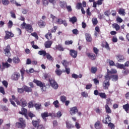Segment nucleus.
<instances>
[{
    "instance_id": "f257e3e1",
    "label": "nucleus",
    "mask_w": 129,
    "mask_h": 129,
    "mask_svg": "<svg viewBox=\"0 0 129 129\" xmlns=\"http://www.w3.org/2000/svg\"><path fill=\"white\" fill-rule=\"evenodd\" d=\"M105 80L103 82V86L104 87V89L105 90H108V88L110 85V76H108V75H106L104 76Z\"/></svg>"
},
{
    "instance_id": "f03ea898",
    "label": "nucleus",
    "mask_w": 129,
    "mask_h": 129,
    "mask_svg": "<svg viewBox=\"0 0 129 129\" xmlns=\"http://www.w3.org/2000/svg\"><path fill=\"white\" fill-rule=\"evenodd\" d=\"M20 122H17L16 123V127L18 128H25L26 127V121L23 118L19 119Z\"/></svg>"
},
{
    "instance_id": "7ed1b4c3",
    "label": "nucleus",
    "mask_w": 129,
    "mask_h": 129,
    "mask_svg": "<svg viewBox=\"0 0 129 129\" xmlns=\"http://www.w3.org/2000/svg\"><path fill=\"white\" fill-rule=\"evenodd\" d=\"M21 26L25 29L26 31L29 32V33H32L33 32V26H32V25L27 24L26 23L23 22Z\"/></svg>"
},
{
    "instance_id": "20e7f679",
    "label": "nucleus",
    "mask_w": 129,
    "mask_h": 129,
    "mask_svg": "<svg viewBox=\"0 0 129 129\" xmlns=\"http://www.w3.org/2000/svg\"><path fill=\"white\" fill-rule=\"evenodd\" d=\"M48 81L50 86L52 87L53 89H58L59 85H58V83H57V82L55 81V80L53 79H49Z\"/></svg>"
},
{
    "instance_id": "39448f33",
    "label": "nucleus",
    "mask_w": 129,
    "mask_h": 129,
    "mask_svg": "<svg viewBox=\"0 0 129 129\" xmlns=\"http://www.w3.org/2000/svg\"><path fill=\"white\" fill-rule=\"evenodd\" d=\"M16 103L18 105H20L21 106H22V107H25V106L28 105L27 100L23 98H21L20 101L16 100Z\"/></svg>"
},
{
    "instance_id": "423d86ee",
    "label": "nucleus",
    "mask_w": 129,
    "mask_h": 129,
    "mask_svg": "<svg viewBox=\"0 0 129 129\" xmlns=\"http://www.w3.org/2000/svg\"><path fill=\"white\" fill-rule=\"evenodd\" d=\"M6 35L4 37V40H8V39H11V38H13L14 35L13 32H10L9 31H5Z\"/></svg>"
},
{
    "instance_id": "0eeeda50",
    "label": "nucleus",
    "mask_w": 129,
    "mask_h": 129,
    "mask_svg": "<svg viewBox=\"0 0 129 129\" xmlns=\"http://www.w3.org/2000/svg\"><path fill=\"white\" fill-rule=\"evenodd\" d=\"M33 82L37 85V86H39V87H42V89L43 90V88L44 87H46V86L45 85V83H42L41 81H38V80L34 79L33 81Z\"/></svg>"
},
{
    "instance_id": "6e6552de",
    "label": "nucleus",
    "mask_w": 129,
    "mask_h": 129,
    "mask_svg": "<svg viewBox=\"0 0 129 129\" xmlns=\"http://www.w3.org/2000/svg\"><path fill=\"white\" fill-rule=\"evenodd\" d=\"M70 112L71 115H74V114H76L77 112H78V109L77 107L75 106L70 109Z\"/></svg>"
},
{
    "instance_id": "1a4fd4ad",
    "label": "nucleus",
    "mask_w": 129,
    "mask_h": 129,
    "mask_svg": "<svg viewBox=\"0 0 129 129\" xmlns=\"http://www.w3.org/2000/svg\"><path fill=\"white\" fill-rule=\"evenodd\" d=\"M21 75L19 73L16 72L14 73V74L12 76V80H15L17 81V80H19V78H20Z\"/></svg>"
},
{
    "instance_id": "9d476101",
    "label": "nucleus",
    "mask_w": 129,
    "mask_h": 129,
    "mask_svg": "<svg viewBox=\"0 0 129 129\" xmlns=\"http://www.w3.org/2000/svg\"><path fill=\"white\" fill-rule=\"evenodd\" d=\"M11 49V46L10 45H7L6 49L4 50L5 54L7 57H11V52L10 50Z\"/></svg>"
},
{
    "instance_id": "9b49d317",
    "label": "nucleus",
    "mask_w": 129,
    "mask_h": 129,
    "mask_svg": "<svg viewBox=\"0 0 129 129\" xmlns=\"http://www.w3.org/2000/svg\"><path fill=\"white\" fill-rule=\"evenodd\" d=\"M86 55L87 56V57H88V58H89V59L92 60L93 61L96 59V56L95 54L91 53L90 52H87L86 53Z\"/></svg>"
},
{
    "instance_id": "f8f14e48",
    "label": "nucleus",
    "mask_w": 129,
    "mask_h": 129,
    "mask_svg": "<svg viewBox=\"0 0 129 129\" xmlns=\"http://www.w3.org/2000/svg\"><path fill=\"white\" fill-rule=\"evenodd\" d=\"M78 54V52L76 50H75L74 49H71L70 50V55L73 58H76V57H77V54Z\"/></svg>"
},
{
    "instance_id": "ddd939ff",
    "label": "nucleus",
    "mask_w": 129,
    "mask_h": 129,
    "mask_svg": "<svg viewBox=\"0 0 129 129\" xmlns=\"http://www.w3.org/2000/svg\"><path fill=\"white\" fill-rule=\"evenodd\" d=\"M52 44H53V41L47 40L44 43V47L46 49L51 48V46H52Z\"/></svg>"
},
{
    "instance_id": "4468645a",
    "label": "nucleus",
    "mask_w": 129,
    "mask_h": 129,
    "mask_svg": "<svg viewBox=\"0 0 129 129\" xmlns=\"http://www.w3.org/2000/svg\"><path fill=\"white\" fill-rule=\"evenodd\" d=\"M111 121V118H110V116L109 115H107V117L105 118V119H103L102 120V122L103 123H105V124H108V123Z\"/></svg>"
},
{
    "instance_id": "2eb2a0df",
    "label": "nucleus",
    "mask_w": 129,
    "mask_h": 129,
    "mask_svg": "<svg viewBox=\"0 0 129 129\" xmlns=\"http://www.w3.org/2000/svg\"><path fill=\"white\" fill-rule=\"evenodd\" d=\"M32 123L34 127H37L41 123V120L38 119L37 120H32Z\"/></svg>"
},
{
    "instance_id": "dca6fc26",
    "label": "nucleus",
    "mask_w": 129,
    "mask_h": 129,
    "mask_svg": "<svg viewBox=\"0 0 129 129\" xmlns=\"http://www.w3.org/2000/svg\"><path fill=\"white\" fill-rule=\"evenodd\" d=\"M94 126L96 129H100L101 127H102V124L100 121L98 120L95 122Z\"/></svg>"
},
{
    "instance_id": "f3484780",
    "label": "nucleus",
    "mask_w": 129,
    "mask_h": 129,
    "mask_svg": "<svg viewBox=\"0 0 129 129\" xmlns=\"http://www.w3.org/2000/svg\"><path fill=\"white\" fill-rule=\"evenodd\" d=\"M85 38L87 42L90 43L92 41V38L91 37V35L89 33H85Z\"/></svg>"
},
{
    "instance_id": "a211bd4d",
    "label": "nucleus",
    "mask_w": 129,
    "mask_h": 129,
    "mask_svg": "<svg viewBox=\"0 0 129 129\" xmlns=\"http://www.w3.org/2000/svg\"><path fill=\"white\" fill-rule=\"evenodd\" d=\"M107 75H108V76H109L110 74H116V73H117V71H116V70L114 69H111L110 71H109V70L107 69Z\"/></svg>"
},
{
    "instance_id": "6ab92c4d",
    "label": "nucleus",
    "mask_w": 129,
    "mask_h": 129,
    "mask_svg": "<svg viewBox=\"0 0 129 129\" xmlns=\"http://www.w3.org/2000/svg\"><path fill=\"white\" fill-rule=\"evenodd\" d=\"M59 6L61 9H66V7H67V3L65 1H60Z\"/></svg>"
},
{
    "instance_id": "aec40b11",
    "label": "nucleus",
    "mask_w": 129,
    "mask_h": 129,
    "mask_svg": "<svg viewBox=\"0 0 129 129\" xmlns=\"http://www.w3.org/2000/svg\"><path fill=\"white\" fill-rule=\"evenodd\" d=\"M34 107H35L36 110H40L42 108V103L39 102L35 103Z\"/></svg>"
},
{
    "instance_id": "412c9836",
    "label": "nucleus",
    "mask_w": 129,
    "mask_h": 129,
    "mask_svg": "<svg viewBox=\"0 0 129 129\" xmlns=\"http://www.w3.org/2000/svg\"><path fill=\"white\" fill-rule=\"evenodd\" d=\"M23 88L24 89V91H25V92H32V88H30V87H28L27 86H24L23 87Z\"/></svg>"
},
{
    "instance_id": "4be33fe9",
    "label": "nucleus",
    "mask_w": 129,
    "mask_h": 129,
    "mask_svg": "<svg viewBox=\"0 0 129 129\" xmlns=\"http://www.w3.org/2000/svg\"><path fill=\"white\" fill-rule=\"evenodd\" d=\"M48 116L49 115H48V112H44V113H41V117L45 121L47 120L46 117H48Z\"/></svg>"
},
{
    "instance_id": "5701e85b",
    "label": "nucleus",
    "mask_w": 129,
    "mask_h": 129,
    "mask_svg": "<svg viewBox=\"0 0 129 129\" xmlns=\"http://www.w3.org/2000/svg\"><path fill=\"white\" fill-rule=\"evenodd\" d=\"M105 108L106 111V113H111L112 112L111 109H110V107H109L108 105L106 104L105 105Z\"/></svg>"
},
{
    "instance_id": "b1692460",
    "label": "nucleus",
    "mask_w": 129,
    "mask_h": 129,
    "mask_svg": "<svg viewBox=\"0 0 129 129\" xmlns=\"http://www.w3.org/2000/svg\"><path fill=\"white\" fill-rule=\"evenodd\" d=\"M92 74H95L97 72V68L96 67H92L90 70Z\"/></svg>"
},
{
    "instance_id": "393cba45",
    "label": "nucleus",
    "mask_w": 129,
    "mask_h": 129,
    "mask_svg": "<svg viewBox=\"0 0 129 129\" xmlns=\"http://www.w3.org/2000/svg\"><path fill=\"white\" fill-rule=\"evenodd\" d=\"M118 14L124 16H125V10L124 9H120L118 10Z\"/></svg>"
},
{
    "instance_id": "a878e982",
    "label": "nucleus",
    "mask_w": 129,
    "mask_h": 129,
    "mask_svg": "<svg viewBox=\"0 0 129 129\" xmlns=\"http://www.w3.org/2000/svg\"><path fill=\"white\" fill-rule=\"evenodd\" d=\"M34 103L35 101L34 100H32L30 102H29L28 104L29 108H32V107H34V106H35V104H34Z\"/></svg>"
},
{
    "instance_id": "bb28decb",
    "label": "nucleus",
    "mask_w": 129,
    "mask_h": 129,
    "mask_svg": "<svg viewBox=\"0 0 129 129\" xmlns=\"http://www.w3.org/2000/svg\"><path fill=\"white\" fill-rule=\"evenodd\" d=\"M112 27H113L114 29H115L116 31H119L120 29V27L118 24L115 23L112 25Z\"/></svg>"
},
{
    "instance_id": "cd10ccee",
    "label": "nucleus",
    "mask_w": 129,
    "mask_h": 129,
    "mask_svg": "<svg viewBox=\"0 0 129 129\" xmlns=\"http://www.w3.org/2000/svg\"><path fill=\"white\" fill-rule=\"evenodd\" d=\"M20 114H24V113H28V110L25 108H22L21 111H19Z\"/></svg>"
},
{
    "instance_id": "c85d7f7f",
    "label": "nucleus",
    "mask_w": 129,
    "mask_h": 129,
    "mask_svg": "<svg viewBox=\"0 0 129 129\" xmlns=\"http://www.w3.org/2000/svg\"><path fill=\"white\" fill-rule=\"evenodd\" d=\"M13 62L14 63H15V64H19V62H20V58H19V57H14L13 58Z\"/></svg>"
},
{
    "instance_id": "c756f323",
    "label": "nucleus",
    "mask_w": 129,
    "mask_h": 129,
    "mask_svg": "<svg viewBox=\"0 0 129 129\" xmlns=\"http://www.w3.org/2000/svg\"><path fill=\"white\" fill-rule=\"evenodd\" d=\"M45 56L47 59L48 60H49V61H54V58H53V57L51 56V55L48 53H46V55Z\"/></svg>"
},
{
    "instance_id": "7c9ffc66",
    "label": "nucleus",
    "mask_w": 129,
    "mask_h": 129,
    "mask_svg": "<svg viewBox=\"0 0 129 129\" xmlns=\"http://www.w3.org/2000/svg\"><path fill=\"white\" fill-rule=\"evenodd\" d=\"M61 63L64 66V68L66 67H68V65H69V62L65 59L61 61Z\"/></svg>"
},
{
    "instance_id": "2f4dec72",
    "label": "nucleus",
    "mask_w": 129,
    "mask_h": 129,
    "mask_svg": "<svg viewBox=\"0 0 129 129\" xmlns=\"http://www.w3.org/2000/svg\"><path fill=\"white\" fill-rule=\"evenodd\" d=\"M45 37L46 39H47V40H51V39H52V33L48 32L45 35Z\"/></svg>"
},
{
    "instance_id": "473e14b6",
    "label": "nucleus",
    "mask_w": 129,
    "mask_h": 129,
    "mask_svg": "<svg viewBox=\"0 0 129 129\" xmlns=\"http://www.w3.org/2000/svg\"><path fill=\"white\" fill-rule=\"evenodd\" d=\"M55 49L58 50V51H64V48L62 47V45L58 44L55 46Z\"/></svg>"
},
{
    "instance_id": "72a5a7b5",
    "label": "nucleus",
    "mask_w": 129,
    "mask_h": 129,
    "mask_svg": "<svg viewBox=\"0 0 129 129\" xmlns=\"http://www.w3.org/2000/svg\"><path fill=\"white\" fill-rule=\"evenodd\" d=\"M47 52H46V51L45 50H40L38 51V54L40 55V56H42L43 55V56H46L47 54Z\"/></svg>"
},
{
    "instance_id": "f704fd0d",
    "label": "nucleus",
    "mask_w": 129,
    "mask_h": 129,
    "mask_svg": "<svg viewBox=\"0 0 129 129\" xmlns=\"http://www.w3.org/2000/svg\"><path fill=\"white\" fill-rule=\"evenodd\" d=\"M123 108L124 109L125 111L126 112H127V111L129 110V104L128 103H127L125 105H123Z\"/></svg>"
},
{
    "instance_id": "c9c22d12",
    "label": "nucleus",
    "mask_w": 129,
    "mask_h": 129,
    "mask_svg": "<svg viewBox=\"0 0 129 129\" xmlns=\"http://www.w3.org/2000/svg\"><path fill=\"white\" fill-rule=\"evenodd\" d=\"M99 95L101 98H102L103 99H105L107 97L106 94H105V93H99Z\"/></svg>"
},
{
    "instance_id": "e433bc0d",
    "label": "nucleus",
    "mask_w": 129,
    "mask_h": 129,
    "mask_svg": "<svg viewBox=\"0 0 129 129\" xmlns=\"http://www.w3.org/2000/svg\"><path fill=\"white\" fill-rule=\"evenodd\" d=\"M70 22H71L72 24H74L77 22V18L76 17H73L70 19Z\"/></svg>"
},
{
    "instance_id": "4c0bfd02",
    "label": "nucleus",
    "mask_w": 129,
    "mask_h": 129,
    "mask_svg": "<svg viewBox=\"0 0 129 129\" xmlns=\"http://www.w3.org/2000/svg\"><path fill=\"white\" fill-rule=\"evenodd\" d=\"M116 67L119 69H123V70H125V66L124 64H118L116 66Z\"/></svg>"
},
{
    "instance_id": "58836bf2",
    "label": "nucleus",
    "mask_w": 129,
    "mask_h": 129,
    "mask_svg": "<svg viewBox=\"0 0 129 129\" xmlns=\"http://www.w3.org/2000/svg\"><path fill=\"white\" fill-rule=\"evenodd\" d=\"M26 72V71L25 70V69H24V68H22L21 70H20V73L21 75V77H22V80H24V75H25V73Z\"/></svg>"
},
{
    "instance_id": "ea45409f",
    "label": "nucleus",
    "mask_w": 129,
    "mask_h": 129,
    "mask_svg": "<svg viewBox=\"0 0 129 129\" xmlns=\"http://www.w3.org/2000/svg\"><path fill=\"white\" fill-rule=\"evenodd\" d=\"M2 3L4 6H9L10 5V1L9 0H2Z\"/></svg>"
},
{
    "instance_id": "a19ab883",
    "label": "nucleus",
    "mask_w": 129,
    "mask_h": 129,
    "mask_svg": "<svg viewBox=\"0 0 129 129\" xmlns=\"http://www.w3.org/2000/svg\"><path fill=\"white\" fill-rule=\"evenodd\" d=\"M62 73H63V71H61L60 69H56L55 70V74L58 76H60V75H61Z\"/></svg>"
},
{
    "instance_id": "79ce46f5",
    "label": "nucleus",
    "mask_w": 129,
    "mask_h": 129,
    "mask_svg": "<svg viewBox=\"0 0 129 129\" xmlns=\"http://www.w3.org/2000/svg\"><path fill=\"white\" fill-rule=\"evenodd\" d=\"M92 23L93 26H96L98 23V21H97V18H94L92 19Z\"/></svg>"
},
{
    "instance_id": "37998d69",
    "label": "nucleus",
    "mask_w": 129,
    "mask_h": 129,
    "mask_svg": "<svg viewBox=\"0 0 129 129\" xmlns=\"http://www.w3.org/2000/svg\"><path fill=\"white\" fill-rule=\"evenodd\" d=\"M117 59L118 62H121V61H122L124 59V57H123V55H118L117 56Z\"/></svg>"
},
{
    "instance_id": "c03bdc74",
    "label": "nucleus",
    "mask_w": 129,
    "mask_h": 129,
    "mask_svg": "<svg viewBox=\"0 0 129 129\" xmlns=\"http://www.w3.org/2000/svg\"><path fill=\"white\" fill-rule=\"evenodd\" d=\"M66 126L67 128H72V127H74V125L73 124H72L71 123H69V122L67 121L66 122Z\"/></svg>"
},
{
    "instance_id": "a18cd8bd",
    "label": "nucleus",
    "mask_w": 129,
    "mask_h": 129,
    "mask_svg": "<svg viewBox=\"0 0 129 129\" xmlns=\"http://www.w3.org/2000/svg\"><path fill=\"white\" fill-rule=\"evenodd\" d=\"M38 25L39 27H44L46 25V23L42 20H40L38 22Z\"/></svg>"
},
{
    "instance_id": "49530a36",
    "label": "nucleus",
    "mask_w": 129,
    "mask_h": 129,
    "mask_svg": "<svg viewBox=\"0 0 129 129\" xmlns=\"http://www.w3.org/2000/svg\"><path fill=\"white\" fill-rule=\"evenodd\" d=\"M81 8H83L82 7V4L81 3H78L77 4V5L76 6V9H77V10H81Z\"/></svg>"
},
{
    "instance_id": "de8ad7c7",
    "label": "nucleus",
    "mask_w": 129,
    "mask_h": 129,
    "mask_svg": "<svg viewBox=\"0 0 129 129\" xmlns=\"http://www.w3.org/2000/svg\"><path fill=\"white\" fill-rule=\"evenodd\" d=\"M60 101H62L63 103L65 102L66 100H67V97L65 96H61L60 97Z\"/></svg>"
},
{
    "instance_id": "09e8293b",
    "label": "nucleus",
    "mask_w": 129,
    "mask_h": 129,
    "mask_svg": "<svg viewBox=\"0 0 129 129\" xmlns=\"http://www.w3.org/2000/svg\"><path fill=\"white\" fill-rule=\"evenodd\" d=\"M63 22V20H62V19L61 18H57L55 23L56 24H58L59 25H62V23Z\"/></svg>"
},
{
    "instance_id": "8fccbe9b",
    "label": "nucleus",
    "mask_w": 129,
    "mask_h": 129,
    "mask_svg": "<svg viewBox=\"0 0 129 129\" xmlns=\"http://www.w3.org/2000/svg\"><path fill=\"white\" fill-rule=\"evenodd\" d=\"M53 104L54 105L56 108H58V107H59V101H58V100L54 101Z\"/></svg>"
},
{
    "instance_id": "3c124183",
    "label": "nucleus",
    "mask_w": 129,
    "mask_h": 129,
    "mask_svg": "<svg viewBox=\"0 0 129 129\" xmlns=\"http://www.w3.org/2000/svg\"><path fill=\"white\" fill-rule=\"evenodd\" d=\"M28 116L30 117L31 119H33V117H35L36 115H35V114L32 113V112H30L28 113Z\"/></svg>"
},
{
    "instance_id": "603ef678",
    "label": "nucleus",
    "mask_w": 129,
    "mask_h": 129,
    "mask_svg": "<svg viewBox=\"0 0 129 129\" xmlns=\"http://www.w3.org/2000/svg\"><path fill=\"white\" fill-rule=\"evenodd\" d=\"M93 52L96 54V55H97L98 53H99V49H97L96 47H93Z\"/></svg>"
},
{
    "instance_id": "864d4df0",
    "label": "nucleus",
    "mask_w": 129,
    "mask_h": 129,
    "mask_svg": "<svg viewBox=\"0 0 129 129\" xmlns=\"http://www.w3.org/2000/svg\"><path fill=\"white\" fill-rule=\"evenodd\" d=\"M103 47H105V48H106L107 50H108L109 51V50H110V48L109 47V44H108V43H107V42H105V45H104Z\"/></svg>"
},
{
    "instance_id": "5fc2aeb1",
    "label": "nucleus",
    "mask_w": 129,
    "mask_h": 129,
    "mask_svg": "<svg viewBox=\"0 0 129 129\" xmlns=\"http://www.w3.org/2000/svg\"><path fill=\"white\" fill-rule=\"evenodd\" d=\"M111 77L114 81H116V80H118V76L116 75H112Z\"/></svg>"
},
{
    "instance_id": "6e6d98bb",
    "label": "nucleus",
    "mask_w": 129,
    "mask_h": 129,
    "mask_svg": "<svg viewBox=\"0 0 129 129\" xmlns=\"http://www.w3.org/2000/svg\"><path fill=\"white\" fill-rule=\"evenodd\" d=\"M66 70L65 71H63V73H65L66 72L67 74H70V68H68V67H66V68H64Z\"/></svg>"
},
{
    "instance_id": "4d7b16f0",
    "label": "nucleus",
    "mask_w": 129,
    "mask_h": 129,
    "mask_svg": "<svg viewBox=\"0 0 129 129\" xmlns=\"http://www.w3.org/2000/svg\"><path fill=\"white\" fill-rule=\"evenodd\" d=\"M3 67H6L7 68H9V67H11V64L8 62H3Z\"/></svg>"
},
{
    "instance_id": "13d9d810",
    "label": "nucleus",
    "mask_w": 129,
    "mask_h": 129,
    "mask_svg": "<svg viewBox=\"0 0 129 129\" xmlns=\"http://www.w3.org/2000/svg\"><path fill=\"white\" fill-rule=\"evenodd\" d=\"M65 45H72L73 44V41L72 40H67L64 42Z\"/></svg>"
},
{
    "instance_id": "bf43d9fd",
    "label": "nucleus",
    "mask_w": 129,
    "mask_h": 129,
    "mask_svg": "<svg viewBox=\"0 0 129 129\" xmlns=\"http://www.w3.org/2000/svg\"><path fill=\"white\" fill-rule=\"evenodd\" d=\"M31 36H32L33 37H35V38L37 40H38L39 39V37L38 36V34L36 32H33V33H31Z\"/></svg>"
},
{
    "instance_id": "052dcab7",
    "label": "nucleus",
    "mask_w": 129,
    "mask_h": 129,
    "mask_svg": "<svg viewBox=\"0 0 129 129\" xmlns=\"http://www.w3.org/2000/svg\"><path fill=\"white\" fill-rule=\"evenodd\" d=\"M109 66H111V67L115 66V63H114V61L109 60Z\"/></svg>"
},
{
    "instance_id": "680f3d73",
    "label": "nucleus",
    "mask_w": 129,
    "mask_h": 129,
    "mask_svg": "<svg viewBox=\"0 0 129 129\" xmlns=\"http://www.w3.org/2000/svg\"><path fill=\"white\" fill-rule=\"evenodd\" d=\"M0 92L1 93H3L4 95L6 94V92H5V89L3 87H0Z\"/></svg>"
},
{
    "instance_id": "e2e57ef3",
    "label": "nucleus",
    "mask_w": 129,
    "mask_h": 129,
    "mask_svg": "<svg viewBox=\"0 0 129 129\" xmlns=\"http://www.w3.org/2000/svg\"><path fill=\"white\" fill-rule=\"evenodd\" d=\"M72 32L74 35H78V33L79 32V31H78V30H77V29H73L72 30Z\"/></svg>"
},
{
    "instance_id": "0e129e2a",
    "label": "nucleus",
    "mask_w": 129,
    "mask_h": 129,
    "mask_svg": "<svg viewBox=\"0 0 129 129\" xmlns=\"http://www.w3.org/2000/svg\"><path fill=\"white\" fill-rule=\"evenodd\" d=\"M2 83L3 85L7 88L8 87V85H9V83H8V82L7 81H3L2 82Z\"/></svg>"
},
{
    "instance_id": "69168bd1",
    "label": "nucleus",
    "mask_w": 129,
    "mask_h": 129,
    "mask_svg": "<svg viewBox=\"0 0 129 129\" xmlns=\"http://www.w3.org/2000/svg\"><path fill=\"white\" fill-rule=\"evenodd\" d=\"M13 27V21L10 20L8 23V28L11 29Z\"/></svg>"
},
{
    "instance_id": "338daca9",
    "label": "nucleus",
    "mask_w": 129,
    "mask_h": 129,
    "mask_svg": "<svg viewBox=\"0 0 129 129\" xmlns=\"http://www.w3.org/2000/svg\"><path fill=\"white\" fill-rule=\"evenodd\" d=\"M66 8L67 9L68 12H72V8H71V6L67 5Z\"/></svg>"
},
{
    "instance_id": "774afa93",
    "label": "nucleus",
    "mask_w": 129,
    "mask_h": 129,
    "mask_svg": "<svg viewBox=\"0 0 129 129\" xmlns=\"http://www.w3.org/2000/svg\"><path fill=\"white\" fill-rule=\"evenodd\" d=\"M36 127L37 129H45V127L42 124H39Z\"/></svg>"
}]
</instances>
